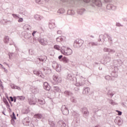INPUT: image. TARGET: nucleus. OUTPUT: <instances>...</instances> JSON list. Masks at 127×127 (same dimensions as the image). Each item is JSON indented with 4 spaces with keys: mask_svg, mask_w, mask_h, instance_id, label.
<instances>
[{
    "mask_svg": "<svg viewBox=\"0 0 127 127\" xmlns=\"http://www.w3.org/2000/svg\"><path fill=\"white\" fill-rule=\"evenodd\" d=\"M62 54L65 55V56H69L73 53V51L69 48H66V47H62V50H61Z\"/></svg>",
    "mask_w": 127,
    "mask_h": 127,
    "instance_id": "f257e3e1",
    "label": "nucleus"
},
{
    "mask_svg": "<svg viewBox=\"0 0 127 127\" xmlns=\"http://www.w3.org/2000/svg\"><path fill=\"white\" fill-rule=\"evenodd\" d=\"M83 1L84 2L88 3L90 2V1H92L94 4L96 5V6H98L100 7V6H102V2L101 1V0H83ZM104 1L107 2L106 0H104Z\"/></svg>",
    "mask_w": 127,
    "mask_h": 127,
    "instance_id": "f03ea898",
    "label": "nucleus"
},
{
    "mask_svg": "<svg viewBox=\"0 0 127 127\" xmlns=\"http://www.w3.org/2000/svg\"><path fill=\"white\" fill-rule=\"evenodd\" d=\"M84 44V41L81 39H77L74 41L73 47L74 48H80Z\"/></svg>",
    "mask_w": 127,
    "mask_h": 127,
    "instance_id": "7ed1b4c3",
    "label": "nucleus"
},
{
    "mask_svg": "<svg viewBox=\"0 0 127 127\" xmlns=\"http://www.w3.org/2000/svg\"><path fill=\"white\" fill-rule=\"evenodd\" d=\"M24 38L25 39H29L30 43L34 44V38L32 39L31 34L30 33H25Z\"/></svg>",
    "mask_w": 127,
    "mask_h": 127,
    "instance_id": "20e7f679",
    "label": "nucleus"
},
{
    "mask_svg": "<svg viewBox=\"0 0 127 127\" xmlns=\"http://www.w3.org/2000/svg\"><path fill=\"white\" fill-rule=\"evenodd\" d=\"M38 41H39V43L41 44V45H43L44 46L48 44V41L46 38L40 37L38 39Z\"/></svg>",
    "mask_w": 127,
    "mask_h": 127,
    "instance_id": "39448f33",
    "label": "nucleus"
},
{
    "mask_svg": "<svg viewBox=\"0 0 127 127\" xmlns=\"http://www.w3.org/2000/svg\"><path fill=\"white\" fill-rule=\"evenodd\" d=\"M81 111L82 114H83V117L88 118L89 116V111H88V109L86 107H83L81 109Z\"/></svg>",
    "mask_w": 127,
    "mask_h": 127,
    "instance_id": "423d86ee",
    "label": "nucleus"
},
{
    "mask_svg": "<svg viewBox=\"0 0 127 127\" xmlns=\"http://www.w3.org/2000/svg\"><path fill=\"white\" fill-rule=\"evenodd\" d=\"M53 78L54 81H55L57 84L61 83V82H62V78L59 77L57 74L54 75Z\"/></svg>",
    "mask_w": 127,
    "mask_h": 127,
    "instance_id": "0eeeda50",
    "label": "nucleus"
},
{
    "mask_svg": "<svg viewBox=\"0 0 127 127\" xmlns=\"http://www.w3.org/2000/svg\"><path fill=\"white\" fill-rule=\"evenodd\" d=\"M61 111L64 116H67V115L69 114V110H68V108L66 107L65 105L62 106Z\"/></svg>",
    "mask_w": 127,
    "mask_h": 127,
    "instance_id": "6e6552de",
    "label": "nucleus"
},
{
    "mask_svg": "<svg viewBox=\"0 0 127 127\" xmlns=\"http://www.w3.org/2000/svg\"><path fill=\"white\" fill-rule=\"evenodd\" d=\"M28 103L31 106L32 105H36V99L35 97L32 96L30 98L28 99Z\"/></svg>",
    "mask_w": 127,
    "mask_h": 127,
    "instance_id": "1a4fd4ad",
    "label": "nucleus"
},
{
    "mask_svg": "<svg viewBox=\"0 0 127 127\" xmlns=\"http://www.w3.org/2000/svg\"><path fill=\"white\" fill-rule=\"evenodd\" d=\"M118 70H115L114 68H111L110 71L111 72V75L112 77L114 78H117L118 77Z\"/></svg>",
    "mask_w": 127,
    "mask_h": 127,
    "instance_id": "9d476101",
    "label": "nucleus"
},
{
    "mask_svg": "<svg viewBox=\"0 0 127 127\" xmlns=\"http://www.w3.org/2000/svg\"><path fill=\"white\" fill-rule=\"evenodd\" d=\"M33 72H34V74L35 75H36L38 77H40L42 79H44V78L45 77V76H44V75H43V74H42V72H41V71H39L37 70H34Z\"/></svg>",
    "mask_w": 127,
    "mask_h": 127,
    "instance_id": "9b49d317",
    "label": "nucleus"
},
{
    "mask_svg": "<svg viewBox=\"0 0 127 127\" xmlns=\"http://www.w3.org/2000/svg\"><path fill=\"white\" fill-rule=\"evenodd\" d=\"M98 42H90L87 44V48H91V47H93V46H98Z\"/></svg>",
    "mask_w": 127,
    "mask_h": 127,
    "instance_id": "f8f14e48",
    "label": "nucleus"
},
{
    "mask_svg": "<svg viewBox=\"0 0 127 127\" xmlns=\"http://www.w3.org/2000/svg\"><path fill=\"white\" fill-rule=\"evenodd\" d=\"M103 51L104 52H108L109 54H114V53H116V51L115 50L111 49L108 48H104Z\"/></svg>",
    "mask_w": 127,
    "mask_h": 127,
    "instance_id": "ddd939ff",
    "label": "nucleus"
},
{
    "mask_svg": "<svg viewBox=\"0 0 127 127\" xmlns=\"http://www.w3.org/2000/svg\"><path fill=\"white\" fill-rule=\"evenodd\" d=\"M114 123L118 125V126H122L123 124V121L120 117H116V119L114 120Z\"/></svg>",
    "mask_w": 127,
    "mask_h": 127,
    "instance_id": "4468645a",
    "label": "nucleus"
},
{
    "mask_svg": "<svg viewBox=\"0 0 127 127\" xmlns=\"http://www.w3.org/2000/svg\"><path fill=\"white\" fill-rule=\"evenodd\" d=\"M84 84H85V82L84 81V80L79 79L78 82L76 80L75 86H76V87H81V86H84Z\"/></svg>",
    "mask_w": 127,
    "mask_h": 127,
    "instance_id": "2eb2a0df",
    "label": "nucleus"
},
{
    "mask_svg": "<svg viewBox=\"0 0 127 127\" xmlns=\"http://www.w3.org/2000/svg\"><path fill=\"white\" fill-rule=\"evenodd\" d=\"M107 9L112 10H116L117 7L116 6L112 4H108L107 5Z\"/></svg>",
    "mask_w": 127,
    "mask_h": 127,
    "instance_id": "dca6fc26",
    "label": "nucleus"
},
{
    "mask_svg": "<svg viewBox=\"0 0 127 127\" xmlns=\"http://www.w3.org/2000/svg\"><path fill=\"white\" fill-rule=\"evenodd\" d=\"M56 27L55 25V22H54V20L51 21L49 23V27L50 29H53V28H55Z\"/></svg>",
    "mask_w": 127,
    "mask_h": 127,
    "instance_id": "f3484780",
    "label": "nucleus"
},
{
    "mask_svg": "<svg viewBox=\"0 0 127 127\" xmlns=\"http://www.w3.org/2000/svg\"><path fill=\"white\" fill-rule=\"evenodd\" d=\"M44 89L46 91H50V89H51V87L48 84V83L45 82L44 83Z\"/></svg>",
    "mask_w": 127,
    "mask_h": 127,
    "instance_id": "a211bd4d",
    "label": "nucleus"
},
{
    "mask_svg": "<svg viewBox=\"0 0 127 127\" xmlns=\"http://www.w3.org/2000/svg\"><path fill=\"white\" fill-rule=\"evenodd\" d=\"M34 18L36 20H38L39 21H40V20H42L44 17L43 16H41L40 15H38L37 14L34 15Z\"/></svg>",
    "mask_w": 127,
    "mask_h": 127,
    "instance_id": "6ab92c4d",
    "label": "nucleus"
},
{
    "mask_svg": "<svg viewBox=\"0 0 127 127\" xmlns=\"http://www.w3.org/2000/svg\"><path fill=\"white\" fill-rule=\"evenodd\" d=\"M85 11H86V9L84 8L77 9V12L78 14H80V15H82V14H84V13H85Z\"/></svg>",
    "mask_w": 127,
    "mask_h": 127,
    "instance_id": "aec40b11",
    "label": "nucleus"
},
{
    "mask_svg": "<svg viewBox=\"0 0 127 127\" xmlns=\"http://www.w3.org/2000/svg\"><path fill=\"white\" fill-rule=\"evenodd\" d=\"M58 125L60 127H66V123L63 120H60L58 122Z\"/></svg>",
    "mask_w": 127,
    "mask_h": 127,
    "instance_id": "412c9836",
    "label": "nucleus"
},
{
    "mask_svg": "<svg viewBox=\"0 0 127 127\" xmlns=\"http://www.w3.org/2000/svg\"><path fill=\"white\" fill-rule=\"evenodd\" d=\"M10 117L11 118V125H12L13 126H15V120H16V116L10 115Z\"/></svg>",
    "mask_w": 127,
    "mask_h": 127,
    "instance_id": "4be33fe9",
    "label": "nucleus"
},
{
    "mask_svg": "<svg viewBox=\"0 0 127 127\" xmlns=\"http://www.w3.org/2000/svg\"><path fill=\"white\" fill-rule=\"evenodd\" d=\"M105 35H106L108 38V42L110 43V44H113V39L112 38V37L107 33H105Z\"/></svg>",
    "mask_w": 127,
    "mask_h": 127,
    "instance_id": "5701e85b",
    "label": "nucleus"
},
{
    "mask_svg": "<svg viewBox=\"0 0 127 127\" xmlns=\"http://www.w3.org/2000/svg\"><path fill=\"white\" fill-rule=\"evenodd\" d=\"M114 67L113 69H115V70H119L118 67H119V63L117 61H114L113 63Z\"/></svg>",
    "mask_w": 127,
    "mask_h": 127,
    "instance_id": "b1692460",
    "label": "nucleus"
},
{
    "mask_svg": "<svg viewBox=\"0 0 127 127\" xmlns=\"http://www.w3.org/2000/svg\"><path fill=\"white\" fill-rule=\"evenodd\" d=\"M106 90L108 91V92L107 93L108 96H110L111 98H113V96L114 95H115V92H112V91L110 90H108V88H106Z\"/></svg>",
    "mask_w": 127,
    "mask_h": 127,
    "instance_id": "393cba45",
    "label": "nucleus"
},
{
    "mask_svg": "<svg viewBox=\"0 0 127 127\" xmlns=\"http://www.w3.org/2000/svg\"><path fill=\"white\" fill-rule=\"evenodd\" d=\"M104 62L106 64L108 63L109 62H111V57L108 56L104 57Z\"/></svg>",
    "mask_w": 127,
    "mask_h": 127,
    "instance_id": "a878e982",
    "label": "nucleus"
},
{
    "mask_svg": "<svg viewBox=\"0 0 127 127\" xmlns=\"http://www.w3.org/2000/svg\"><path fill=\"white\" fill-rule=\"evenodd\" d=\"M48 122L49 125H50L51 127H57V126L55 125V123H54V122L52 121L51 120L49 119Z\"/></svg>",
    "mask_w": 127,
    "mask_h": 127,
    "instance_id": "bb28decb",
    "label": "nucleus"
},
{
    "mask_svg": "<svg viewBox=\"0 0 127 127\" xmlns=\"http://www.w3.org/2000/svg\"><path fill=\"white\" fill-rule=\"evenodd\" d=\"M90 92V88L87 87L86 88H84L83 91V94L87 95L89 94V92Z\"/></svg>",
    "mask_w": 127,
    "mask_h": 127,
    "instance_id": "cd10ccee",
    "label": "nucleus"
},
{
    "mask_svg": "<svg viewBox=\"0 0 127 127\" xmlns=\"http://www.w3.org/2000/svg\"><path fill=\"white\" fill-rule=\"evenodd\" d=\"M11 87L12 88V89H15L16 90H18V91H20L21 90L19 86H16L14 84H12L11 85Z\"/></svg>",
    "mask_w": 127,
    "mask_h": 127,
    "instance_id": "c85d7f7f",
    "label": "nucleus"
},
{
    "mask_svg": "<svg viewBox=\"0 0 127 127\" xmlns=\"http://www.w3.org/2000/svg\"><path fill=\"white\" fill-rule=\"evenodd\" d=\"M62 66L61 65L59 64L57 65V66L55 68H54V69H56L57 72H61V69Z\"/></svg>",
    "mask_w": 127,
    "mask_h": 127,
    "instance_id": "c756f323",
    "label": "nucleus"
},
{
    "mask_svg": "<svg viewBox=\"0 0 127 127\" xmlns=\"http://www.w3.org/2000/svg\"><path fill=\"white\" fill-rule=\"evenodd\" d=\"M54 48L56 49V50H58L61 52V50H62V48H61L60 46L58 45H56L54 46Z\"/></svg>",
    "mask_w": 127,
    "mask_h": 127,
    "instance_id": "7c9ffc66",
    "label": "nucleus"
},
{
    "mask_svg": "<svg viewBox=\"0 0 127 127\" xmlns=\"http://www.w3.org/2000/svg\"><path fill=\"white\" fill-rule=\"evenodd\" d=\"M53 90H54V92H60L61 91L60 88L58 86H54L53 87Z\"/></svg>",
    "mask_w": 127,
    "mask_h": 127,
    "instance_id": "2f4dec72",
    "label": "nucleus"
},
{
    "mask_svg": "<svg viewBox=\"0 0 127 127\" xmlns=\"http://www.w3.org/2000/svg\"><path fill=\"white\" fill-rule=\"evenodd\" d=\"M67 79L69 80V81H73L74 79L73 78V76H72V74L68 73L67 74Z\"/></svg>",
    "mask_w": 127,
    "mask_h": 127,
    "instance_id": "473e14b6",
    "label": "nucleus"
},
{
    "mask_svg": "<svg viewBox=\"0 0 127 127\" xmlns=\"http://www.w3.org/2000/svg\"><path fill=\"white\" fill-rule=\"evenodd\" d=\"M52 73V71L51 70V69L50 68H47L46 71L45 72V73L46 75H49V74H51Z\"/></svg>",
    "mask_w": 127,
    "mask_h": 127,
    "instance_id": "72a5a7b5",
    "label": "nucleus"
},
{
    "mask_svg": "<svg viewBox=\"0 0 127 127\" xmlns=\"http://www.w3.org/2000/svg\"><path fill=\"white\" fill-rule=\"evenodd\" d=\"M34 117L36 119H41L42 118V114H36L34 115Z\"/></svg>",
    "mask_w": 127,
    "mask_h": 127,
    "instance_id": "f704fd0d",
    "label": "nucleus"
},
{
    "mask_svg": "<svg viewBox=\"0 0 127 127\" xmlns=\"http://www.w3.org/2000/svg\"><path fill=\"white\" fill-rule=\"evenodd\" d=\"M67 13L69 15H74L75 13L74 12V10H68Z\"/></svg>",
    "mask_w": 127,
    "mask_h": 127,
    "instance_id": "c9c22d12",
    "label": "nucleus"
},
{
    "mask_svg": "<svg viewBox=\"0 0 127 127\" xmlns=\"http://www.w3.org/2000/svg\"><path fill=\"white\" fill-rule=\"evenodd\" d=\"M9 41V37H8V36H5L4 39V43H6V44H7V43H8Z\"/></svg>",
    "mask_w": 127,
    "mask_h": 127,
    "instance_id": "e433bc0d",
    "label": "nucleus"
},
{
    "mask_svg": "<svg viewBox=\"0 0 127 127\" xmlns=\"http://www.w3.org/2000/svg\"><path fill=\"white\" fill-rule=\"evenodd\" d=\"M106 35H103V34H101L100 35H99V38H101L103 40V42H105V41H106Z\"/></svg>",
    "mask_w": 127,
    "mask_h": 127,
    "instance_id": "4c0bfd02",
    "label": "nucleus"
},
{
    "mask_svg": "<svg viewBox=\"0 0 127 127\" xmlns=\"http://www.w3.org/2000/svg\"><path fill=\"white\" fill-rule=\"evenodd\" d=\"M32 92L34 94H36L37 93V92H38V88H37V87H34L33 88Z\"/></svg>",
    "mask_w": 127,
    "mask_h": 127,
    "instance_id": "58836bf2",
    "label": "nucleus"
},
{
    "mask_svg": "<svg viewBox=\"0 0 127 127\" xmlns=\"http://www.w3.org/2000/svg\"><path fill=\"white\" fill-rule=\"evenodd\" d=\"M58 65H59V64L56 62V61H54L53 62V64H52V67L53 68H56V67H57Z\"/></svg>",
    "mask_w": 127,
    "mask_h": 127,
    "instance_id": "ea45409f",
    "label": "nucleus"
},
{
    "mask_svg": "<svg viewBox=\"0 0 127 127\" xmlns=\"http://www.w3.org/2000/svg\"><path fill=\"white\" fill-rule=\"evenodd\" d=\"M17 98L20 100V101H24V100H25V97L24 96H17Z\"/></svg>",
    "mask_w": 127,
    "mask_h": 127,
    "instance_id": "a19ab883",
    "label": "nucleus"
},
{
    "mask_svg": "<svg viewBox=\"0 0 127 127\" xmlns=\"http://www.w3.org/2000/svg\"><path fill=\"white\" fill-rule=\"evenodd\" d=\"M64 12H65V9H64V8H62L61 9H60L58 11V13H64Z\"/></svg>",
    "mask_w": 127,
    "mask_h": 127,
    "instance_id": "79ce46f5",
    "label": "nucleus"
},
{
    "mask_svg": "<svg viewBox=\"0 0 127 127\" xmlns=\"http://www.w3.org/2000/svg\"><path fill=\"white\" fill-rule=\"evenodd\" d=\"M56 40L57 42H61V41H63V38H62L61 36H60L57 38Z\"/></svg>",
    "mask_w": 127,
    "mask_h": 127,
    "instance_id": "37998d69",
    "label": "nucleus"
},
{
    "mask_svg": "<svg viewBox=\"0 0 127 127\" xmlns=\"http://www.w3.org/2000/svg\"><path fill=\"white\" fill-rule=\"evenodd\" d=\"M38 102L39 103V104H40V105H43L45 104V100H44V99L43 100H38Z\"/></svg>",
    "mask_w": 127,
    "mask_h": 127,
    "instance_id": "c03bdc74",
    "label": "nucleus"
},
{
    "mask_svg": "<svg viewBox=\"0 0 127 127\" xmlns=\"http://www.w3.org/2000/svg\"><path fill=\"white\" fill-rule=\"evenodd\" d=\"M73 116H74V117H76V118H78L79 117V112H77L76 111H74L72 113Z\"/></svg>",
    "mask_w": 127,
    "mask_h": 127,
    "instance_id": "a18cd8bd",
    "label": "nucleus"
},
{
    "mask_svg": "<svg viewBox=\"0 0 127 127\" xmlns=\"http://www.w3.org/2000/svg\"><path fill=\"white\" fill-rule=\"evenodd\" d=\"M64 93L65 95H66L67 96H71V95H72V93H71V92L68 90H66L65 91H64Z\"/></svg>",
    "mask_w": 127,
    "mask_h": 127,
    "instance_id": "49530a36",
    "label": "nucleus"
},
{
    "mask_svg": "<svg viewBox=\"0 0 127 127\" xmlns=\"http://www.w3.org/2000/svg\"><path fill=\"white\" fill-rule=\"evenodd\" d=\"M63 61L64 62H65V63H68V62H69V60L67 58H66L65 57H64L63 58Z\"/></svg>",
    "mask_w": 127,
    "mask_h": 127,
    "instance_id": "de8ad7c7",
    "label": "nucleus"
},
{
    "mask_svg": "<svg viewBox=\"0 0 127 127\" xmlns=\"http://www.w3.org/2000/svg\"><path fill=\"white\" fill-rule=\"evenodd\" d=\"M70 101L72 103H77V100H76V98L75 97H72L70 98Z\"/></svg>",
    "mask_w": 127,
    "mask_h": 127,
    "instance_id": "09e8293b",
    "label": "nucleus"
},
{
    "mask_svg": "<svg viewBox=\"0 0 127 127\" xmlns=\"http://www.w3.org/2000/svg\"><path fill=\"white\" fill-rule=\"evenodd\" d=\"M30 27V25L28 24H26L24 26V28H25L26 30H29V28Z\"/></svg>",
    "mask_w": 127,
    "mask_h": 127,
    "instance_id": "8fccbe9b",
    "label": "nucleus"
},
{
    "mask_svg": "<svg viewBox=\"0 0 127 127\" xmlns=\"http://www.w3.org/2000/svg\"><path fill=\"white\" fill-rule=\"evenodd\" d=\"M27 120H28V118H25L24 119V122L25 123V126H29V121H27Z\"/></svg>",
    "mask_w": 127,
    "mask_h": 127,
    "instance_id": "3c124183",
    "label": "nucleus"
},
{
    "mask_svg": "<svg viewBox=\"0 0 127 127\" xmlns=\"http://www.w3.org/2000/svg\"><path fill=\"white\" fill-rule=\"evenodd\" d=\"M8 55L9 56V59L11 60V59H12V56L13 55V53H9L8 54Z\"/></svg>",
    "mask_w": 127,
    "mask_h": 127,
    "instance_id": "603ef678",
    "label": "nucleus"
},
{
    "mask_svg": "<svg viewBox=\"0 0 127 127\" xmlns=\"http://www.w3.org/2000/svg\"><path fill=\"white\" fill-rule=\"evenodd\" d=\"M7 22H8V21H6V20H1L0 21L1 24H5Z\"/></svg>",
    "mask_w": 127,
    "mask_h": 127,
    "instance_id": "864d4df0",
    "label": "nucleus"
},
{
    "mask_svg": "<svg viewBox=\"0 0 127 127\" xmlns=\"http://www.w3.org/2000/svg\"><path fill=\"white\" fill-rule=\"evenodd\" d=\"M109 103L111 105H113V106L116 105V102H114V101L112 99L109 100Z\"/></svg>",
    "mask_w": 127,
    "mask_h": 127,
    "instance_id": "5fc2aeb1",
    "label": "nucleus"
},
{
    "mask_svg": "<svg viewBox=\"0 0 127 127\" xmlns=\"http://www.w3.org/2000/svg\"><path fill=\"white\" fill-rule=\"evenodd\" d=\"M3 103H4L5 105H8V102L7 101V100H6V98H4L3 100Z\"/></svg>",
    "mask_w": 127,
    "mask_h": 127,
    "instance_id": "6e6d98bb",
    "label": "nucleus"
},
{
    "mask_svg": "<svg viewBox=\"0 0 127 127\" xmlns=\"http://www.w3.org/2000/svg\"><path fill=\"white\" fill-rule=\"evenodd\" d=\"M106 80H110L111 79V76L110 75H106L105 77Z\"/></svg>",
    "mask_w": 127,
    "mask_h": 127,
    "instance_id": "4d7b16f0",
    "label": "nucleus"
},
{
    "mask_svg": "<svg viewBox=\"0 0 127 127\" xmlns=\"http://www.w3.org/2000/svg\"><path fill=\"white\" fill-rule=\"evenodd\" d=\"M12 15L13 17H14V18H19V17H18V16H17V14H12Z\"/></svg>",
    "mask_w": 127,
    "mask_h": 127,
    "instance_id": "13d9d810",
    "label": "nucleus"
},
{
    "mask_svg": "<svg viewBox=\"0 0 127 127\" xmlns=\"http://www.w3.org/2000/svg\"><path fill=\"white\" fill-rule=\"evenodd\" d=\"M118 63V65L119 66H120V65H122V64H123V61H122V60H119L118 61H117Z\"/></svg>",
    "mask_w": 127,
    "mask_h": 127,
    "instance_id": "bf43d9fd",
    "label": "nucleus"
},
{
    "mask_svg": "<svg viewBox=\"0 0 127 127\" xmlns=\"http://www.w3.org/2000/svg\"><path fill=\"white\" fill-rule=\"evenodd\" d=\"M57 34H59V35H61L62 34V31L59 30L57 31Z\"/></svg>",
    "mask_w": 127,
    "mask_h": 127,
    "instance_id": "052dcab7",
    "label": "nucleus"
},
{
    "mask_svg": "<svg viewBox=\"0 0 127 127\" xmlns=\"http://www.w3.org/2000/svg\"><path fill=\"white\" fill-rule=\"evenodd\" d=\"M0 87L1 88L3 89V86H2V82L0 79Z\"/></svg>",
    "mask_w": 127,
    "mask_h": 127,
    "instance_id": "680f3d73",
    "label": "nucleus"
},
{
    "mask_svg": "<svg viewBox=\"0 0 127 127\" xmlns=\"http://www.w3.org/2000/svg\"><path fill=\"white\" fill-rule=\"evenodd\" d=\"M58 59L59 60H63V55H60L59 56Z\"/></svg>",
    "mask_w": 127,
    "mask_h": 127,
    "instance_id": "e2e57ef3",
    "label": "nucleus"
},
{
    "mask_svg": "<svg viewBox=\"0 0 127 127\" xmlns=\"http://www.w3.org/2000/svg\"><path fill=\"white\" fill-rule=\"evenodd\" d=\"M35 1L36 3H38L39 4H40V3H41V0H35Z\"/></svg>",
    "mask_w": 127,
    "mask_h": 127,
    "instance_id": "0e129e2a",
    "label": "nucleus"
},
{
    "mask_svg": "<svg viewBox=\"0 0 127 127\" xmlns=\"http://www.w3.org/2000/svg\"><path fill=\"white\" fill-rule=\"evenodd\" d=\"M116 112H117V113H118V115H119V116H122V114H123V113H122L121 111H119V110H117Z\"/></svg>",
    "mask_w": 127,
    "mask_h": 127,
    "instance_id": "69168bd1",
    "label": "nucleus"
},
{
    "mask_svg": "<svg viewBox=\"0 0 127 127\" xmlns=\"http://www.w3.org/2000/svg\"><path fill=\"white\" fill-rule=\"evenodd\" d=\"M19 18L18 20V22H22L23 21V18Z\"/></svg>",
    "mask_w": 127,
    "mask_h": 127,
    "instance_id": "338daca9",
    "label": "nucleus"
},
{
    "mask_svg": "<svg viewBox=\"0 0 127 127\" xmlns=\"http://www.w3.org/2000/svg\"><path fill=\"white\" fill-rule=\"evenodd\" d=\"M116 26L120 27V26H123V25L121 24V23H116Z\"/></svg>",
    "mask_w": 127,
    "mask_h": 127,
    "instance_id": "774afa93",
    "label": "nucleus"
}]
</instances>
